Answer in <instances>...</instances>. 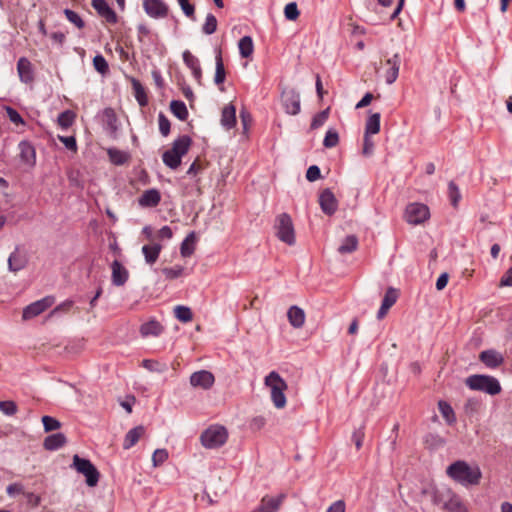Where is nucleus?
Listing matches in <instances>:
<instances>
[{"mask_svg":"<svg viewBox=\"0 0 512 512\" xmlns=\"http://www.w3.org/2000/svg\"><path fill=\"white\" fill-rule=\"evenodd\" d=\"M446 474L453 481L468 487L478 485L482 473L477 465H470L464 460H457L446 468Z\"/></svg>","mask_w":512,"mask_h":512,"instance_id":"f257e3e1","label":"nucleus"},{"mask_svg":"<svg viewBox=\"0 0 512 512\" xmlns=\"http://www.w3.org/2000/svg\"><path fill=\"white\" fill-rule=\"evenodd\" d=\"M264 384L270 389L271 400L274 406L278 409L284 408L287 403L284 392L288 388L285 380L278 372L272 371L265 377Z\"/></svg>","mask_w":512,"mask_h":512,"instance_id":"f03ea898","label":"nucleus"},{"mask_svg":"<svg viewBox=\"0 0 512 512\" xmlns=\"http://www.w3.org/2000/svg\"><path fill=\"white\" fill-rule=\"evenodd\" d=\"M191 143V138L187 135L176 139L172 148L163 153L162 160L164 164L171 169H177L181 164L182 157L187 154Z\"/></svg>","mask_w":512,"mask_h":512,"instance_id":"7ed1b4c3","label":"nucleus"},{"mask_svg":"<svg viewBox=\"0 0 512 512\" xmlns=\"http://www.w3.org/2000/svg\"><path fill=\"white\" fill-rule=\"evenodd\" d=\"M465 383L471 390L483 391L490 395H496L501 392V385L493 376L472 375L466 379Z\"/></svg>","mask_w":512,"mask_h":512,"instance_id":"20e7f679","label":"nucleus"},{"mask_svg":"<svg viewBox=\"0 0 512 512\" xmlns=\"http://www.w3.org/2000/svg\"><path fill=\"white\" fill-rule=\"evenodd\" d=\"M227 438L228 433L225 427L212 425L201 434L200 440L205 448L214 449L224 445Z\"/></svg>","mask_w":512,"mask_h":512,"instance_id":"39448f33","label":"nucleus"},{"mask_svg":"<svg viewBox=\"0 0 512 512\" xmlns=\"http://www.w3.org/2000/svg\"><path fill=\"white\" fill-rule=\"evenodd\" d=\"M275 229L277 237L288 245L295 243V232L292 219L287 213H282L276 217Z\"/></svg>","mask_w":512,"mask_h":512,"instance_id":"423d86ee","label":"nucleus"},{"mask_svg":"<svg viewBox=\"0 0 512 512\" xmlns=\"http://www.w3.org/2000/svg\"><path fill=\"white\" fill-rule=\"evenodd\" d=\"M430 217L428 206L422 203H411L406 207L405 219L408 223L418 225Z\"/></svg>","mask_w":512,"mask_h":512,"instance_id":"0eeeda50","label":"nucleus"},{"mask_svg":"<svg viewBox=\"0 0 512 512\" xmlns=\"http://www.w3.org/2000/svg\"><path fill=\"white\" fill-rule=\"evenodd\" d=\"M71 467L86 477V482L89 486L96 485V468L89 460L75 454Z\"/></svg>","mask_w":512,"mask_h":512,"instance_id":"6e6552de","label":"nucleus"},{"mask_svg":"<svg viewBox=\"0 0 512 512\" xmlns=\"http://www.w3.org/2000/svg\"><path fill=\"white\" fill-rule=\"evenodd\" d=\"M55 303V297L54 296H46L40 300H37L28 306H26L23 309L22 312V319L24 321L30 320L44 311H46L48 308H50Z\"/></svg>","mask_w":512,"mask_h":512,"instance_id":"1a4fd4ad","label":"nucleus"},{"mask_svg":"<svg viewBox=\"0 0 512 512\" xmlns=\"http://www.w3.org/2000/svg\"><path fill=\"white\" fill-rule=\"evenodd\" d=\"M282 103L288 114L296 115L300 112V96L295 90L283 91Z\"/></svg>","mask_w":512,"mask_h":512,"instance_id":"9d476101","label":"nucleus"},{"mask_svg":"<svg viewBox=\"0 0 512 512\" xmlns=\"http://www.w3.org/2000/svg\"><path fill=\"white\" fill-rule=\"evenodd\" d=\"M214 375L206 370L194 372L190 376V384L193 387H200L202 389H209L214 384Z\"/></svg>","mask_w":512,"mask_h":512,"instance_id":"9b49d317","label":"nucleus"},{"mask_svg":"<svg viewBox=\"0 0 512 512\" xmlns=\"http://www.w3.org/2000/svg\"><path fill=\"white\" fill-rule=\"evenodd\" d=\"M145 12L154 18H163L167 16L168 7L161 0H145L143 3Z\"/></svg>","mask_w":512,"mask_h":512,"instance_id":"f8f14e48","label":"nucleus"},{"mask_svg":"<svg viewBox=\"0 0 512 512\" xmlns=\"http://www.w3.org/2000/svg\"><path fill=\"white\" fill-rule=\"evenodd\" d=\"M388 69L384 73V78L387 84L394 83L399 75V69L401 64V57L398 53L394 54L391 58L385 61Z\"/></svg>","mask_w":512,"mask_h":512,"instance_id":"ddd939ff","label":"nucleus"},{"mask_svg":"<svg viewBox=\"0 0 512 512\" xmlns=\"http://www.w3.org/2000/svg\"><path fill=\"white\" fill-rule=\"evenodd\" d=\"M19 158L23 165L33 167L36 162V152L34 147L27 141H21L18 145Z\"/></svg>","mask_w":512,"mask_h":512,"instance_id":"4468645a","label":"nucleus"},{"mask_svg":"<svg viewBox=\"0 0 512 512\" xmlns=\"http://www.w3.org/2000/svg\"><path fill=\"white\" fill-rule=\"evenodd\" d=\"M17 72L20 80L25 84H30L34 81V71L32 63L26 58L21 57L17 63Z\"/></svg>","mask_w":512,"mask_h":512,"instance_id":"2eb2a0df","label":"nucleus"},{"mask_svg":"<svg viewBox=\"0 0 512 512\" xmlns=\"http://www.w3.org/2000/svg\"><path fill=\"white\" fill-rule=\"evenodd\" d=\"M103 126L107 135L115 139L117 137V117L113 109H105L103 112Z\"/></svg>","mask_w":512,"mask_h":512,"instance_id":"dca6fc26","label":"nucleus"},{"mask_svg":"<svg viewBox=\"0 0 512 512\" xmlns=\"http://www.w3.org/2000/svg\"><path fill=\"white\" fill-rule=\"evenodd\" d=\"M319 204L321 206L322 211L327 215H332L337 209L336 198L329 189H325L320 194Z\"/></svg>","mask_w":512,"mask_h":512,"instance_id":"f3484780","label":"nucleus"},{"mask_svg":"<svg viewBox=\"0 0 512 512\" xmlns=\"http://www.w3.org/2000/svg\"><path fill=\"white\" fill-rule=\"evenodd\" d=\"M284 495L278 497L264 496L255 512H277L284 500Z\"/></svg>","mask_w":512,"mask_h":512,"instance_id":"a211bd4d","label":"nucleus"},{"mask_svg":"<svg viewBox=\"0 0 512 512\" xmlns=\"http://www.w3.org/2000/svg\"><path fill=\"white\" fill-rule=\"evenodd\" d=\"M161 201V194L157 189H149L143 192L138 203L143 208L156 207Z\"/></svg>","mask_w":512,"mask_h":512,"instance_id":"6ab92c4d","label":"nucleus"},{"mask_svg":"<svg viewBox=\"0 0 512 512\" xmlns=\"http://www.w3.org/2000/svg\"><path fill=\"white\" fill-rule=\"evenodd\" d=\"M112 283L116 286H123L129 277L128 270L117 260L112 265Z\"/></svg>","mask_w":512,"mask_h":512,"instance_id":"aec40b11","label":"nucleus"},{"mask_svg":"<svg viewBox=\"0 0 512 512\" xmlns=\"http://www.w3.org/2000/svg\"><path fill=\"white\" fill-rule=\"evenodd\" d=\"M145 431V427L142 425L136 426L129 430L125 435L123 448L128 450L136 445L140 438L144 436Z\"/></svg>","mask_w":512,"mask_h":512,"instance_id":"412c9836","label":"nucleus"},{"mask_svg":"<svg viewBox=\"0 0 512 512\" xmlns=\"http://www.w3.org/2000/svg\"><path fill=\"white\" fill-rule=\"evenodd\" d=\"M183 61L185 65L192 71L194 78L200 81L202 76V70L197 57H195L190 51L186 50L183 52Z\"/></svg>","mask_w":512,"mask_h":512,"instance_id":"4be33fe9","label":"nucleus"},{"mask_svg":"<svg viewBox=\"0 0 512 512\" xmlns=\"http://www.w3.org/2000/svg\"><path fill=\"white\" fill-rule=\"evenodd\" d=\"M479 359L489 368H496L503 362V357L494 350L482 351Z\"/></svg>","mask_w":512,"mask_h":512,"instance_id":"5701e85b","label":"nucleus"},{"mask_svg":"<svg viewBox=\"0 0 512 512\" xmlns=\"http://www.w3.org/2000/svg\"><path fill=\"white\" fill-rule=\"evenodd\" d=\"M236 124V109L235 106L232 104L226 105L222 109V115H221V125L229 130L233 128Z\"/></svg>","mask_w":512,"mask_h":512,"instance_id":"b1692460","label":"nucleus"},{"mask_svg":"<svg viewBox=\"0 0 512 512\" xmlns=\"http://www.w3.org/2000/svg\"><path fill=\"white\" fill-rule=\"evenodd\" d=\"M27 264V257L19 250H15L8 259L9 269L13 272L22 270Z\"/></svg>","mask_w":512,"mask_h":512,"instance_id":"393cba45","label":"nucleus"},{"mask_svg":"<svg viewBox=\"0 0 512 512\" xmlns=\"http://www.w3.org/2000/svg\"><path fill=\"white\" fill-rule=\"evenodd\" d=\"M162 246L158 243H151L142 247V253L144 255L146 263L152 265L159 258Z\"/></svg>","mask_w":512,"mask_h":512,"instance_id":"a878e982","label":"nucleus"},{"mask_svg":"<svg viewBox=\"0 0 512 512\" xmlns=\"http://www.w3.org/2000/svg\"><path fill=\"white\" fill-rule=\"evenodd\" d=\"M287 317L290 324L294 328H301L305 323V313L301 308L297 306L290 307L287 313Z\"/></svg>","mask_w":512,"mask_h":512,"instance_id":"bb28decb","label":"nucleus"},{"mask_svg":"<svg viewBox=\"0 0 512 512\" xmlns=\"http://www.w3.org/2000/svg\"><path fill=\"white\" fill-rule=\"evenodd\" d=\"M66 437L63 433H55L45 438L43 446L46 450L53 451L64 446Z\"/></svg>","mask_w":512,"mask_h":512,"instance_id":"cd10ccee","label":"nucleus"},{"mask_svg":"<svg viewBox=\"0 0 512 512\" xmlns=\"http://www.w3.org/2000/svg\"><path fill=\"white\" fill-rule=\"evenodd\" d=\"M98 15L105 19L108 24H115L118 21V16L112 10L105 0H98Z\"/></svg>","mask_w":512,"mask_h":512,"instance_id":"c85d7f7f","label":"nucleus"},{"mask_svg":"<svg viewBox=\"0 0 512 512\" xmlns=\"http://www.w3.org/2000/svg\"><path fill=\"white\" fill-rule=\"evenodd\" d=\"M163 332V326L156 320H150L140 327V333L143 337L159 336Z\"/></svg>","mask_w":512,"mask_h":512,"instance_id":"c756f323","label":"nucleus"},{"mask_svg":"<svg viewBox=\"0 0 512 512\" xmlns=\"http://www.w3.org/2000/svg\"><path fill=\"white\" fill-rule=\"evenodd\" d=\"M444 508L449 512H468L461 498L455 493H450L449 499L444 503Z\"/></svg>","mask_w":512,"mask_h":512,"instance_id":"7c9ffc66","label":"nucleus"},{"mask_svg":"<svg viewBox=\"0 0 512 512\" xmlns=\"http://www.w3.org/2000/svg\"><path fill=\"white\" fill-rule=\"evenodd\" d=\"M107 154L110 162L114 165L120 166L127 163L130 160V154L128 152L116 148L107 149Z\"/></svg>","mask_w":512,"mask_h":512,"instance_id":"2f4dec72","label":"nucleus"},{"mask_svg":"<svg viewBox=\"0 0 512 512\" xmlns=\"http://www.w3.org/2000/svg\"><path fill=\"white\" fill-rule=\"evenodd\" d=\"M196 243L195 232L189 233L181 243L180 253L183 257H189L194 253Z\"/></svg>","mask_w":512,"mask_h":512,"instance_id":"473e14b6","label":"nucleus"},{"mask_svg":"<svg viewBox=\"0 0 512 512\" xmlns=\"http://www.w3.org/2000/svg\"><path fill=\"white\" fill-rule=\"evenodd\" d=\"M215 65H216V71H215V76H214V82L216 85H221L225 81L226 72H225L222 54H221L220 50L215 55Z\"/></svg>","mask_w":512,"mask_h":512,"instance_id":"72a5a7b5","label":"nucleus"},{"mask_svg":"<svg viewBox=\"0 0 512 512\" xmlns=\"http://www.w3.org/2000/svg\"><path fill=\"white\" fill-rule=\"evenodd\" d=\"M358 248V238L355 235L345 237L341 245L338 247L340 254H349Z\"/></svg>","mask_w":512,"mask_h":512,"instance_id":"f704fd0d","label":"nucleus"},{"mask_svg":"<svg viewBox=\"0 0 512 512\" xmlns=\"http://www.w3.org/2000/svg\"><path fill=\"white\" fill-rule=\"evenodd\" d=\"M239 53L243 58H249L254 51L253 40L250 36H244L238 43Z\"/></svg>","mask_w":512,"mask_h":512,"instance_id":"c9c22d12","label":"nucleus"},{"mask_svg":"<svg viewBox=\"0 0 512 512\" xmlns=\"http://www.w3.org/2000/svg\"><path fill=\"white\" fill-rule=\"evenodd\" d=\"M380 113L371 114L365 124V134L374 135L380 131Z\"/></svg>","mask_w":512,"mask_h":512,"instance_id":"e433bc0d","label":"nucleus"},{"mask_svg":"<svg viewBox=\"0 0 512 512\" xmlns=\"http://www.w3.org/2000/svg\"><path fill=\"white\" fill-rule=\"evenodd\" d=\"M132 88L134 92V96L139 103L140 106H146L148 103L147 94L145 91V88L142 86V84L136 80H132Z\"/></svg>","mask_w":512,"mask_h":512,"instance_id":"4c0bfd02","label":"nucleus"},{"mask_svg":"<svg viewBox=\"0 0 512 512\" xmlns=\"http://www.w3.org/2000/svg\"><path fill=\"white\" fill-rule=\"evenodd\" d=\"M438 409L448 424L452 425L456 422V416L450 404L445 401H439Z\"/></svg>","mask_w":512,"mask_h":512,"instance_id":"58836bf2","label":"nucleus"},{"mask_svg":"<svg viewBox=\"0 0 512 512\" xmlns=\"http://www.w3.org/2000/svg\"><path fill=\"white\" fill-rule=\"evenodd\" d=\"M171 112L180 120L184 121L188 117V110L184 102L179 100H173L170 103Z\"/></svg>","mask_w":512,"mask_h":512,"instance_id":"ea45409f","label":"nucleus"},{"mask_svg":"<svg viewBox=\"0 0 512 512\" xmlns=\"http://www.w3.org/2000/svg\"><path fill=\"white\" fill-rule=\"evenodd\" d=\"M75 118L76 114L73 111L66 110L58 116L57 123L62 129H68L74 123Z\"/></svg>","mask_w":512,"mask_h":512,"instance_id":"a19ab883","label":"nucleus"},{"mask_svg":"<svg viewBox=\"0 0 512 512\" xmlns=\"http://www.w3.org/2000/svg\"><path fill=\"white\" fill-rule=\"evenodd\" d=\"M175 317L184 323L190 322L193 318L192 311L189 307L178 305L174 309Z\"/></svg>","mask_w":512,"mask_h":512,"instance_id":"79ce46f5","label":"nucleus"},{"mask_svg":"<svg viewBox=\"0 0 512 512\" xmlns=\"http://www.w3.org/2000/svg\"><path fill=\"white\" fill-rule=\"evenodd\" d=\"M217 19L213 14H208L206 16L205 22L202 26V31L206 35H211L217 30Z\"/></svg>","mask_w":512,"mask_h":512,"instance_id":"37998d69","label":"nucleus"},{"mask_svg":"<svg viewBox=\"0 0 512 512\" xmlns=\"http://www.w3.org/2000/svg\"><path fill=\"white\" fill-rule=\"evenodd\" d=\"M142 365L144 368L151 372L163 373L166 372L168 369L165 363H160L155 360H143Z\"/></svg>","mask_w":512,"mask_h":512,"instance_id":"c03bdc74","label":"nucleus"},{"mask_svg":"<svg viewBox=\"0 0 512 512\" xmlns=\"http://www.w3.org/2000/svg\"><path fill=\"white\" fill-rule=\"evenodd\" d=\"M339 143V135L335 129H329L323 140V145L326 148H333Z\"/></svg>","mask_w":512,"mask_h":512,"instance_id":"a18cd8bd","label":"nucleus"},{"mask_svg":"<svg viewBox=\"0 0 512 512\" xmlns=\"http://www.w3.org/2000/svg\"><path fill=\"white\" fill-rule=\"evenodd\" d=\"M398 298V292L394 288H389L383 298L382 306L385 308H391L397 301Z\"/></svg>","mask_w":512,"mask_h":512,"instance_id":"49530a36","label":"nucleus"},{"mask_svg":"<svg viewBox=\"0 0 512 512\" xmlns=\"http://www.w3.org/2000/svg\"><path fill=\"white\" fill-rule=\"evenodd\" d=\"M329 113H330V109L327 108V109L319 112L318 114H316L312 119L311 128L317 129V128L323 126L329 117Z\"/></svg>","mask_w":512,"mask_h":512,"instance_id":"de8ad7c7","label":"nucleus"},{"mask_svg":"<svg viewBox=\"0 0 512 512\" xmlns=\"http://www.w3.org/2000/svg\"><path fill=\"white\" fill-rule=\"evenodd\" d=\"M448 193H449L451 204L454 207H457L458 202L461 199V194H460V190H459L458 186L453 181L449 182V184H448Z\"/></svg>","mask_w":512,"mask_h":512,"instance_id":"09e8293b","label":"nucleus"},{"mask_svg":"<svg viewBox=\"0 0 512 512\" xmlns=\"http://www.w3.org/2000/svg\"><path fill=\"white\" fill-rule=\"evenodd\" d=\"M73 307V301L66 300L62 302L61 304L57 305L50 313L49 317H55L62 313H68Z\"/></svg>","mask_w":512,"mask_h":512,"instance_id":"8fccbe9b","label":"nucleus"},{"mask_svg":"<svg viewBox=\"0 0 512 512\" xmlns=\"http://www.w3.org/2000/svg\"><path fill=\"white\" fill-rule=\"evenodd\" d=\"M284 15L286 19L295 21L300 15L297 4L295 2L288 3L284 8Z\"/></svg>","mask_w":512,"mask_h":512,"instance_id":"3c124183","label":"nucleus"},{"mask_svg":"<svg viewBox=\"0 0 512 512\" xmlns=\"http://www.w3.org/2000/svg\"><path fill=\"white\" fill-rule=\"evenodd\" d=\"M184 268L180 265H175L173 267H167L162 270L163 274L168 279H176L183 274Z\"/></svg>","mask_w":512,"mask_h":512,"instance_id":"603ef678","label":"nucleus"},{"mask_svg":"<svg viewBox=\"0 0 512 512\" xmlns=\"http://www.w3.org/2000/svg\"><path fill=\"white\" fill-rule=\"evenodd\" d=\"M42 423L46 432L57 430L61 426V423L51 416H43Z\"/></svg>","mask_w":512,"mask_h":512,"instance_id":"864d4df0","label":"nucleus"},{"mask_svg":"<svg viewBox=\"0 0 512 512\" xmlns=\"http://www.w3.org/2000/svg\"><path fill=\"white\" fill-rule=\"evenodd\" d=\"M5 111L9 120L15 125H25V121L22 116L12 107H5Z\"/></svg>","mask_w":512,"mask_h":512,"instance_id":"5fc2aeb1","label":"nucleus"},{"mask_svg":"<svg viewBox=\"0 0 512 512\" xmlns=\"http://www.w3.org/2000/svg\"><path fill=\"white\" fill-rule=\"evenodd\" d=\"M0 411L8 416H12L17 412V405L14 401H0Z\"/></svg>","mask_w":512,"mask_h":512,"instance_id":"6e6d98bb","label":"nucleus"},{"mask_svg":"<svg viewBox=\"0 0 512 512\" xmlns=\"http://www.w3.org/2000/svg\"><path fill=\"white\" fill-rule=\"evenodd\" d=\"M168 458V452L165 449H157L152 455V462L155 467L163 464Z\"/></svg>","mask_w":512,"mask_h":512,"instance_id":"4d7b16f0","label":"nucleus"},{"mask_svg":"<svg viewBox=\"0 0 512 512\" xmlns=\"http://www.w3.org/2000/svg\"><path fill=\"white\" fill-rule=\"evenodd\" d=\"M207 164L200 161V159H196L189 167V169L187 170V174L190 175V176H196L198 175L199 173H201L205 168H206Z\"/></svg>","mask_w":512,"mask_h":512,"instance_id":"13d9d810","label":"nucleus"},{"mask_svg":"<svg viewBox=\"0 0 512 512\" xmlns=\"http://www.w3.org/2000/svg\"><path fill=\"white\" fill-rule=\"evenodd\" d=\"M64 14H65L66 18L71 23H73L76 27H78V28L84 27L83 20L81 19V17L76 12H74V11H72L70 9H65L64 10Z\"/></svg>","mask_w":512,"mask_h":512,"instance_id":"bf43d9fd","label":"nucleus"},{"mask_svg":"<svg viewBox=\"0 0 512 512\" xmlns=\"http://www.w3.org/2000/svg\"><path fill=\"white\" fill-rule=\"evenodd\" d=\"M158 124L160 133L163 136H167L170 132V121L163 113H160L158 116Z\"/></svg>","mask_w":512,"mask_h":512,"instance_id":"052dcab7","label":"nucleus"},{"mask_svg":"<svg viewBox=\"0 0 512 512\" xmlns=\"http://www.w3.org/2000/svg\"><path fill=\"white\" fill-rule=\"evenodd\" d=\"M373 151H374V141L372 140L371 135L364 133L362 152L365 156H370V155H372Z\"/></svg>","mask_w":512,"mask_h":512,"instance_id":"680f3d73","label":"nucleus"},{"mask_svg":"<svg viewBox=\"0 0 512 512\" xmlns=\"http://www.w3.org/2000/svg\"><path fill=\"white\" fill-rule=\"evenodd\" d=\"M179 5L181 6V9L182 11L184 12V14L191 18V19H195L194 15H195V8H194V5L193 4H190L188 0H177Z\"/></svg>","mask_w":512,"mask_h":512,"instance_id":"e2e57ef3","label":"nucleus"},{"mask_svg":"<svg viewBox=\"0 0 512 512\" xmlns=\"http://www.w3.org/2000/svg\"><path fill=\"white\" fill-rule=\"evenodd\" d=\"M364 437V427H360L359 429L353 432L352 440L354 441L357 450H359L362 447Z\"/></svg>","mask_w":512,"mask_h":512,"instance_id":"0e129e2a","label":"nucleus"},{"mask_svg":"<svg viewBox=\"0 0 512 512\" xmlns=\"http://www.w3.org/2000/svg\"><path fill=\"white\" fill-rule=\"evenodd\" d=\"M58 139L64 144V146L71 151L77 150L76 139L74 136H58Z\"/></svg>","mask_w":512,"mask_h":512,"instance_id":"69168bd1","label":"nucleus"},{"mask_svg":"<svg viewBox=\"0 0 512 512\" xmlns=\"http://www.w3.org/2000/svg\"><path fill=\"white\" fill-rule=\"evenodd\" d=\"M321 172L318 166L312 165L308 168L306 172V178L308 181L313 182L320 178Z\"/></svg>","mask_w":512,"mask_h":512,"instance_id":"338daca9","label":"nucleus"},{"mask_svg":"<svg viewBox=\"0 0 512 512\" xmlns=\"http://www.w3.org/2000/svg\"><path fill=\"white\" fill-rule=\"evenodd\" d=\"M500 286H512V267L501 277Z\"/></svg>","mask_w":512,"mask_h":512,"instance_id":"774afa93","label":"nucleus"}]
</instances>
